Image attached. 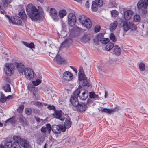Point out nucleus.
<instances>
[{
    "instance_id": "1",
    "label": "nucleus",
    "mask_w": 148,
    "mask_h": 148,
    "mask_svg": "<svg viewBox=\"0 0 148 148\" xmlns=\"http://www.w3.org/2000/svg\"><path fill=\"white\" fill-rule=\"evenodd\" d=\"M26 11L32 21H37V9L33 4H28L26 7Z\"/></svg>"
},
{
    "instance_id": "2",
    "label": "nucleus",
    "mask_w": 148,
    "mask_h": 148,
    "mask_svg": "<svg viewBox=\"0 0 148 148\" xmlns=\"http://www.w3.org/2000/svg\"><path fill=\"white\" fill-rule=\"evenodd\" d=\"M137 7L139 11L145 15L147 12L148 0H140L137 3Z\"/></svg>"
},
{
    "instance_id": "3",
    "label": "nucleus",
    "mask_w": 148,
    "mask_h": 148,
    "mask_svg": "<svg viewBox=\"0 0 148 148\" xmlns=\"http://www.w3.org/2000/svg\"><path fill=\"white\" fill-rule=\"evenodd\" d=\"M32 84H28L27 87L29 90L32 94V97L34 99H37V87L35 86H37V79L35 81H32Z\"/></svg>"
},
{
    "instance_id": "4",
    "label": "nucleus",
    "mask_w": 148,
    "mask_h": 148,
    "mask_svg": "<svg viewBox=\"0 0 148 148\" xmlns=\"http://www.w3.org/2000/svg\"><path fill=\"white\" fill-rule=\"evenodd\" d=\"M123 24V28L124 32H127L130 29L131 31L136 30L137 27L136 25L133 23L127 21H121Z\"/></svg>"
},
{
    "instance_id": "5",
    "label": "nucleus",
    "mask_w": 148,
    "mask_h": 148,
    "mask_svg": "<svg viewBox=\"0 0 148 148\" xmlns=\"http://www.w3.org/2000/svg\"><path fill=\"white\" fill-rule=\"evenodd\" d=\"M13 139L15 141V142L18 143L19 142L22 146L24 148H30V146L29 145L28 142L25 139H21L19 136H13Z\"/></svg>"
},
{
    "instance_id": "6",
    "label": "nucleus",
    "mask_w": 148,
    "mask_h": 148,
    "mask_svg": "<svg viewBox=\"0 0 148 148\" xmlns=\"http://www.w3.org/2000/svg\"><path fill=\"white\" fill-rule=\"evenodd\" d=\"M5 17L8 19L9 22L13 24L19 25L21 24V20L20 18L17 16H14L10 17L8 15H6Z\"/></svg>"
},
{
    "instance_id": "7",
    "label": "nucleus",
    "mask_w": 148,
    "mask_h": 148,
    "mask_svg": "<svg viewBox=\"0 0 148 148\" xmlns=\"http://www.w3.org/2000/svg\"><path fill=\"white\" fill-rule=\"evenodd\" d=\"M14 66L12 64L6 63L4 67L5 73L7 75L11 76L14 72Z\"/></svg>"
},
{
    "instance_id": "8",
    "label": "nucleus",
    "mask_w": 148,
    "mask_h": 148,
    "mask_svg": "<svg viewBox=\"0 0 148 148\" xmlns=\"http://www.w3.org/2000/svg\"><path fill=\"white\" fill-rule=\"evenodd\" d=\"M25 77L27 79L31 80L34 76V73L31 69L26 68L24 71Z\"/></svg>"
},
{
    "instance_id": "9",
    "label": "nucleus",
    "mask_w": 148,
    "mask_h": 148,
    "mask_svg": "<svg viewBox=\"0 0 148 148\" xmlns=\"http://www.w3.org/2000/svg\"><path fill=\"white\" fill-rule=\"evenodd\" d=\"M76 17L75 15L73 13H70L68 16V24L69 26H73L76 22Z\"/></svg>"
},
{
    "instance_id": "10",
    "label": "nucleus",
    "mask_w": 148,
    "mask_h": 148,
    "mask_svg": "<svg viewBox=\"0 0 148 148\" xmlns=\"http://www.w3.org/2000/svg\"><path fill=\"white\" fill-rule=\"evenodd\" d=\"M13 0H1L0 5V10L1 9V6L5 9L8 8H11L12 7L10 4Z\"/></svg>"
},
{
    "instance_id": "11",
    "label": "nucleus",
    "mask_w": 148,
    "mask_h": 148,
    "mask_svg": "<svg viewBox=\"0 0 148 148\" xmlns=\"http://www.w3.org/2000/svg\"><path fill=\"white\" fill-rule=\"evenodd\" d=\"M86 104L82 102L80 103L76 107L74 108V110L77 111L81 112H83L86 110Z\"/></svg>"
},
{
    "instance_id": "12",
    "label": "nucleus",
    "mask_w": 148,
    "mask_h": 148,
    "mask_svg": "<svg viewBox=\"0 0 148 148\" xmlns=\"http://www.w3.org/2000/svg\"><path fill=\"white\" fill-rule=\"evenodd\" d=\"M49 15L55 21L57 22L59 20L57 16V12L56 9L51 8L50 9Z\"/></svg>"
},
{
    "instance_id": "13",
    "label": "nucleus",
    "mask_w": 148,
    "mask_h": 148,
    "mask_svg": "<svg viewBox=\"0 0 148 148\" xmlns=\"http://www.w3.org/2000/svg\"><path fill=\"white\" fill-rule=\"evenodd\" d=\"M44 18V13L42 8L38 6V21H42Z\"/></svg>"
},
{
    "instance_id": "14",
    "label": "nucleus",
    "mask_w": 148,
    "mask_h": 148,
    "mask_svg": "<svg viewBox=\"0 0 148 148\" xmlns=\"http://www.w3.org/2000/svg\"><path fill=\"white\" fill-rule=\"evenodd\" d=\"M81 94L79 96V98L81 100H85L86 99L88 96V91L84 89H81Z\"/></svg>"
},
{
    "instance_id": "15",
    "label": "nucleus",
    "mask_w": 148,
    "mask_h": 148,
    "mask_svg": "<svg viewBox=\"0 0 148 148\" xmlns=\"http://www.w3.org/2000/svg\"><path fill=\"white\" fill-rule=\"evenodd\" d=\"M70 101L71 104L73 106L72 108L74 110V108L77 106L79 104L78 98H73L71 97L70 99Z\"/></svg>"
},
{
    "instance_id": "16",
    "label": "nucleus",
    "mask_w": 148,
    "mask_h": 148,
    "mask_svg": "<svg viewBox=\"0 0 148 148\" xmlns=\"http://www.w3.org/2000/svg\"><path fill=\"white\" fill-rule=\"evenodd\" d=\"M85 21L82 25L87 29L91 28L92 26V23L90 20L87 18Z\"/></svg>"
},
{
    "instance_id": "17",
    "label": "nucleus",
    "mask_w": 148,
    "mask_h": 148,
    "mask_svg": "<svg viewBox=\"0 0 148 148\" xmlns=\"http://www.w3.org/2000/svg\"><path fill=\"white\" fill-rule=\"evenodd\" d=\"M63 76L64 79L67 81H69L73 78L72 74L68 71L64 72L63 73Z\"/></svg>"
},
{
    "instance_id": "18",
    "label": "nucleus",
    "mask_w": 148,
    "mask_h": 148,
    "mask_svg": "<svg viewBox=\"0 0 148 148\" xmlns=\"http://www.w3.org/2000/svg\"><path fill=\"white\" fill-rule=\"evenodd\" d=\"M133 13L132 11L130 10L125 11L124 14L125 18L126 20H129L131 18Z\"/></svg>"
},
{
    "instance_id": "19",
    "label": "nucleus",
    "mask_w": 148,
    "mask_h": 148,
    "mask_svg": "<svg viewBox=\"0 0 148 148\" xmlns=\"http://www.w3.org/2000/svg\"><path fill=\"white\" fill-rule=\"evenodd\" d=\"M54 113L53 114V115L54 117L58 119L61 121H63V119L62 118V110H56L54 111Z\"/></svg>"
},
{
    "instance_id": "20",
    "label": "nucleus",
    "mask_w": 148,
    "mask_h": 148,
    "mask_svg": "<svg viewBox=\"0 0 148 148\" xmlns=\"http://www.w3.org/2000/svg\"><path fill=\"white\" fill-rule=\"evenodd\" d=\"M16 67L19 73H22L23 75L25 69L23 64L21 63H17L16 64Z\"/></svg>"
},
{
    "instance_id": "21",
    "label": "nucleus",
    "mask_w": 148,
    "mask_h": 148,
    "mask_svg": "<svg viewBox=\"0 0 148 148\" xmlns=\"http://www.w3.org/2000/svg\"><path fill=\"white\" fill-rule=\"evenodd\" d=\"M55 59L56 60L57 63L59 64L65 63L66 62L65 59H62L61 56L58 54L57 55Z\"/></svg>"
},
{
    "instance_id": "22",
    "label": "nucleus",
    "mask_w": 148,
    "mask_h": 148,
    "mask_svg": "<svg viewBox=\"0 0 148 148\" xmlns=\"http://www.w3.org/2000/svg\"><path fill=\"white\" fill-rule=\"evenodd\" d=\"M60 125H52L51 130L53 132L56 134L60 133Z\"/></svg>"
},
{
    "instance_id": "23",
    "label": "nucleus",
    "mask_w": 148,
    "mask_h": 148,
    "mask_svg": "<svg viewBox=\"0 0 148 148\" xmlns=\"http://www.w3.org/2000/svg\"><path fill=\"white\" fill-rule=\"evenodd\" d=\"M118 108L117 107H115L113 108L109 109L107 108H104L101 110V111L108 114H110L111 112H114L116 111H118Z\"/></svg>"
},
{
    "instance_id": "24",
    "label": "nucleus",
    "mask_w": 148,
    "mask_h": 148,
    "mask_svg": "<svg viewBox=\"0 0 148 148\" xmlns=\"http://www.w3.org/2000/svg\"><path fill=\"white\" fill-rule=\"evenodd\" d=\"M86 78L84 74V72L82 71L79 70L78 73V79L80 81L84 80Z\"/></svg>"
},
{
    "instance_id": "25",
    "label": "nucleus",
    "mask_w": 148,
    "mask_h": 148,
    "mask_svg": "<svg viewBox=\"0 0 148 148\" xmlns=\"http://www.w3.org/2000/svg\"><path fill=\"white\" fill-rule=\"evenodd\" d=\"M118 24L117 21H115L113 23H111L110 25L109 29L112 32L116 28Z\"/></svg>"
},
{
    "instance_id": "26",
    "label": "nucleus",
    "mask_w": 148,
    "mask_h": 148,
    "mask_svg": "<svg viewBox=\"0 0 148 148\" xmlns=\"http://www.w3.org/2000/svg\"><path fill=\"white\" fill-rule=\"evenodd\" d=\"M89 97L90 99H93L95 100L99 99V96L98 95L96 94L93 91H91L89 93Z\"/></svg>"
},
{
    "instance_id": "27",
    "label": "nucleus",
    "mask_w": 148,
    "mask_h": 148,
    "mask_svg": "<svg viewBox=\"0 0 148 148\" xmlns=\"http://www.w3.org/2000/svg\"><path fill=\"white\" fill-rule=\"evenodd\" d=\"M81 88H79V89H77L75 90L73 92V95L71 96V97L77 98H78V97H79L80 95L79 94L81 93Z\"/></svg>"
},
{
    "instance_id": "28",
    "label": "nucleus",
    "mask_w": 148,
    "mask_h": 148,
    "mask_svg": "<svg viewBox=\"0 0 148 148\" xmlns=\"http://www.w3.org/2000/svg\"><path fill=\"white\" fill-rule=\"evenodd\" d=\"M139 68L140 71V72L142 74L145 75V74L143 73L145 69V65L144 63L141 62L139 65Z\"/></svg>"
},
{
    "instance_id": "29",
    "label": "nucleus",
    "mask_w": 148,
    "mask_h": 148,
    "mask_svg": "<svg viewBox=\"0 0 148 148\" xmlns=\"http://www.w3.org/2000/svg\"><path fill=\"white\" fill-rule=\"evenodd\" d=\"M113 52L115 55L119 56L121 53V49L117 45H116L114 47Z\"/></svg>"
},
{
    "instance_id": "30",
    "label": "nucleus",
    "mask_w": 148,
    "mask_h": 148,
    "mask_svg": "<svg viewBox=\"0 0 148 148\" xmlns=\"http://www.w3.org/2000/svg\"><path fill=\"white\" fill-rule=\"evenodd\" d=\"M99 6L98 4L96 3V1H93L92 2L91 6L92 10L94 12H96L98 9V7Z\"/></svg>"
},
{
    "instance_id": "31",
    "label": "nucleus",
    "mask_w": 148,
    "mask_h": 148,
    "mask_svg": "<svg viewBox=\"0 0 148 148\" xmlns=\"http://www.w3.org/2000/svg\"><path fill=\"white\" fill-rule=\"evenodd\" d=\"M19 15L23 21H25L27 18V16L23 10H21L19 12Z\"/></svg>"
},
{
    "instance_id": "32",
    "label": "nucleus",
    "mask_w": 148,
    "mask_h": 148,
    "mask_svg": "<svg viewBox=\"0 0 148 148\" xmlns=\"http://www.w3.org/2000/svg\"><path fill=\"white\" fill-rule=\"evenodd\" d=\"M87 17L83 15H80L78 17V20L80 23L82 25L84 21L87 18Z\"/></svg>"
},
{
    "instance_id": "33",
    "label": "nucleus",
    "mask_w": 148,
    "mask_h": 148,
    "mask_svg": "<svg viewBox=\"0 0 148 148\" xmlns=\"http://www.w3.org/2000/svg\"><path fill=\"white\" fill-rule=\"evenodd\" d=\"M21 42L26 47L32 49L34 48V45L32 42L28 43L26 42L22 41Z\"/></svg>"
},
{
    "instance_id": "34",
    "label": "nucleus",
    "mask_w": 148,
    "mask_h": 148,
    "mask_svg": "<svg viewBox=\"0 0 148 148\" xmlns=\"http://www.w3.org/2000/svg\"><path fill=\"white\" fill-rule=\"evenodd\" d=\"M10 123L11 124H14L15 123V118L14 117H12L8 119L5 121L4 125L5 126L6 125V124L8 123Z\"/></svg>"
},
{
    "instance_id": "35",
    "label": "nucleus",
    "mask_w": 148,
    "mask_h": 148,
    "mask_svg": "<svg viewBox=\"0 0 148 148\" xmlns=\"http://www.w3.org/2000/svg\"><path fill=\"white\" fill-rule=\"evenodd\" d=\"M66 14V11L64 9L60 10L59 12V16L60 18H63Z\"/></svg>"
},
{
    "instance_id": "36",
    "label": "nucleus",
    "mask_w": 148,
    "mask_h": 148,
    "mask_svg": "<svg viewBox=\"0 0 148 148\" xmlns=\"http://www.w3.org/2000/svg\"><path fill=\"white\" fill-rule=\"evenodd\" d=\"M114 45L112 42L109 43L105 47L106 50L109 51L111 50L114 47Z\"/></svg>"
},
{
    "instance_id": "37",
    "label": "nucleus",
    "mask_w": 148,
    "mask_h": 148,
    "mask_svg": "<svg viewBox=\"0 0 148 148\" xmlns=\"http://www.w3.org/2000/svg\"><path fill=\"white\" fill-rule=\"evenodd\" d=\"M2 50L3 51V54H4L5 55V56H4L5 60L8 61V58H6L8 57V53H7V51H8V49L5 48L3 47L2 48Z\"/></svg>"
},
{
    "instance_id": "38",
    "label": "nucleus",
    "mask_w": 148,
    "mask_h": 148,
    "mask_svg": "<svg viewBox=\"0 0 148 148\" xmlns=\"http://www.w3.org/2000/svg\"><path fill=\"white\" fill-rule=\"evenodd\" d=\"M104 34L103 33H100L98 34L96 36V39L99 41L101 40L104 38Z\"/></svg>"
},
{
    "instance_id": "39",
    "label": "nucleus",
    "mask_w": 148,
    "mask_h": 148,
    "mask_svg": "<svg viewBox=\"0 0 148 148\" xmlns=\"http://www.w3.org/2000/svg\"><path fill=\"white\" fill-rule=\"evenodd\" d=\"M71 122L70 121L68 120H66L65 121L64 124V126H65L67 128H69L71 127Z\"/></svg>"
},
{
    "instance_id": "40",
    "label": "nucleus",
    "mask_w": 148,
    "mask_h": 148,
    "mask_svg": "<svg viewBox=\"0 0 148 148\" xmlns=\"http://www.w3.org/2000/svg\"><path fill=\"white\" fill-rule=\"evenodd\" d=\"M82 84L83 86H85L86 87H88L90 85V84L88 81L86 79L83 81Z\"/></svg>"
},
{
    "instance_id": "41",
    "label": "nucleus",
    "mask_w": 148,
    "mask_h": 148,
    "mask_svg": "<svg viewBox=\"0 0 148 148\" xmlns=\"http://www.w3.org/2000/svg\"><path fill=\"white\" fill-rule=\"evenodd\" d=\"M45 128H46L45 129L46 132H47L49 134L50 133L51 130V127L50 124L49 123L47 124L46 125Z\"/></svg>"
},
{
    "instance_id": "42",
    "label": "nucleus",
    "mask_w": 148,
    "mask_h": 148,
    "mask_svg": "<svg viewBox=\"0 0 148 148\" xmlns=\"http://www.w3.org/2000/svg\"><path fill=\"white\" fill-rule=\"evenodd\" d=\"M12 144L11 141H6L5 143V148H10L12 147Z\"/></svg>"
},
{
    "instance_id": "43",
    "label": "nucleus",
    "mask_w": 148,
    "mask_h": 148,
    "mask_svg": "<svg viewBox=\"0 0 148 148\" xmlns=\"http://www.w3.org/2000/svg\"><path fill=\"white\" fill-rule=\"evenodd\" d=\"M7 98L2 93H1L0 101L2 103H4L6 101Z\"/></svg>"
},
{
    "instance_id": "44",
    "label": "nucleus",
    "mask_w": 148,
    "mask_h": 148,
    "mask_svg": "<svg viewBox=\"0 0 148 148\" xmlns=\"http://www.w3.org/2000/svg\"><path fill=\"white\" fill-rule=\"evenodd\" d=\"M4 90L5 92H10L11 88L10 85L7 84L4 88Z\"/></svg>"
},
{
    "instance_id": "45",
    "label": "nucleus",
    "mask_w": 148,
    "mask_h": 148,
    "mask_svg": "<svg viewBox=\"0 0 148 148\" xmlns=\"http://www.w3.org/2000/svg\"><path fill=\"white\" fill-rule=\"evenodd\" d=\"M12 148H21L18 143L14 142L12 144Z\"/></svg>"
},
{
    "instance_id": "46",
    "label": "nucleus",
    "mask_w": 148,
    "mask_h": 148,
    "mask_svg": "<svg viewBox=\"0 0 148 148\" xmlns=\"http://www.w3.org/2000/svg\"><path fill=\"white\" fill-rule=\"evenodd\" d=\"M69 40L66 39L61 44V46L62 47H64L68 45Z\"/></svg>"
},
{
    "instance_id": "47",
    "label": "nucleus",
    "mask_w": 148,
    "mask_h": 148,
    "mask_svg": "<svg viewBox=\"0 0 148 148\" xmlns=\"http://www.w3.org/2000/svg\"><path fill=\"white\" fill-rule=\"evenodd\" d=\"M110 38L113 42H116V41L115 36L113 33H111Z\"/></svg>"
},
{
    "instance_id": "48",
    "label": "nucleus",
    "mask_w": 148,
    "mask_h": 148,
    "mask_svg": "<svg viewBox=\"0 0 148 148\" xmlns=\"http://www.w3.org/2000/svg\"><path fill=\"white\" fill-rule=\"evenodd\" d=\"M38 75H38V85L40 84L42 80L41 79L42 78L41 73L39 74L38 73Z\"/></svg>"
},
{
    "instance_id": "49",
    "label": "nucleus",
    "mask_w": 148,
    "mask_h": 148,
    "mask_svg": "<svg viewBox=\"0 0 148 148\" xmlns=\"http://www.w3.org/2000/svg\"><path fill=\"white\" fill-rule=\"evenodd\" d=\"M140 16L139 15H135L134 17V21L135 22H137L140 20Z\"/></svg>"
},
{
    "instance_id": "50",
    "label": "nucleus",
    "mask_w": 148,
    "mask_h": 148,
    "mask_svg": "<svg viewBox=\"0 0 148 148\" xmlns=\"http://www.w3.org/2000/svg\"><path fill=\"white\" fill-rule=\"evenodd\" d=\"M100 41L103 44H106L109 42V39L108 38H103Z\"/></svg>"
},
{
    "instance_id": "51",
    "label": "nucleus",
    "mask_w": 148,
    "mask_h": 148,
    "mask_svg": "<svg viewBox=\"0 0 148 148\" xmlns=\"http://www.w3.org/2000/svg\"><path fill=\"white\" fill-rule=\"evenodd\" d=\"M95 1H96L99 7H101L102 6L103 3V0H95Z\"/></svg>"
},
{
    "instance_id": "52",
    "label": "nucleus",
    "mask_w": 148,
    "mask_h": 148,
    "mask_svg": "<svg viewBox=\"0 0 148 148\" xmlns=\"http://www.w3.org/2000/svg\"><path fill=\"white\" fill-rule=\"evenodd\" d=\"M24 108L23 105H20L19 106L18 108L17 109L18 112L19 113H21L24 109Z\"/></svg>"
},
{
    "instance_id": "53",
    "label": "nucleus",
    "mask_w": 148,
    "mask_h": 148,
    "mask_svg": "<svg viewBox=\"0 0 148 148\" xmlns=\"http://www.w3.org/2000/svg\"><path fill=\"white\" fill-rule=\"evenodd\" d=\"M32 110L29 108H27L25 109L26 114L27 115H30L32 112Z\"/></svg>"
},
{
    "instance_id": "54",
    "label": "nucleus",
    "mask_w": 148,
    "mask_h": 148,
    "mask_svg": "<svg viewBox=\"0 0 148 148\" xmlns=\"http://www.w3.org/2000/svg\"><path fill=\"white\" fill-rule=\"evenodd\" d=\"M108 6L110 8H112L116 7V4L114 2H111L109 4Z\"/></svg>"
},
{
    "instance_id": "55",
    "label": "nucleus",
    "mask_w": 148,
    "mask_h": 148,
    "mask_svg": "<svg viewBox=\"0 0 148 148\" xmlns=\"http://www.w3.org/2000/svg\"><path fill=\"white\" fill-rule=\"evenodd\" d=\"M101 28V27L100 26L97 25L94 28V31L95 33H97L99 32Z\"/></svg>"
},
{
    "instance_id": "56",
    "label": "nucleus",
    "mask_w": 148,
    "mask_h": 148,
    "mask_svg": "<svg viewBox=\"0 0 148 148\" xmlns=\"http://www.w3.org/2000/svg\"><path fill=\"white\" fill-rule=\"evenodd\" d=\"M62 24V27L63 31H66V25L64 22L62 20L61 21Z\"/></svg>"
},
{
    "instance_id": "57",
    "label": "nucleus",
    "mask_w": 148,
    "mask_h": 148,
    "mask_svg": "<svg viewBox=\"0 0 148 148\" xmlns=\"http://www.w3.org/2000/svg\"><path fill=\"white\" fill-rule=\"evenodd\" d=\"M47 108L49 110H52L53 111H55L56 110V107L53 105H49Z\"/></svg>"
},
{
    "instance_id": "58",
    "label": "nucleus",
    "mask_w": 148,
    "mask_h": 148,
    "mask_svg": "<svg viewBox=\"0 0 148 148\" xmlns=\"http://www.w3.org/2000/svg\"><path fill=\"white\" fill-rule=\"evenodd\" d=\"M66 127L64 126V127L61 125H60V132L62 131L63 132H64L66 130Z\"/></svg>"
},
{
    "instance_id": "59",
    "label": "nucleus",
    "mask_w": 148,
    "mask_h": 148,
    "mask_svg": "<svg viewBox=\"0 0 148 148\" xmlns=\"http://www.w3.org/2000/svg\"><path fill=\"white\" fill-rule=\"evenodd\" d=\"M111 14L112 15L115 16L118 14V12L116 10H113L111 11Z\"/></svg>"
},
{
    "instance_id": "60",
    "label": "nucleus",
    "mask_w": 148,
    "mask_h": 148,
    "mask_svg": "<svg viewBox=\"0 0 148 148\" xmlns=\"http://www.w3.org/2000/svg\"><path fill=\"white\" fill-rule=\"evenodd\" d=\"M43 105L46 106L47 105V104L45 103H43L42 104L41 103L38 101V107L39 108H42Z\"/></svg>"
},
{
    "instance_id": "61",
    "label": "nucleus",
    "mask_w": 148,
    "mask_h": 148,
    "mask_svg": "<svg viewBox=\"0 0 148 148\" xmlns=\"http://www.w3.org/2000/svg\"><path fill=\"white\" fill-rule=\"evenodd\" d=\"M70 67L72 69L76 74L77 73V70L76 68L72 66H70Z\"/></svg>"
},
{
    "instance_id": "62",
    "label": "nucleus",
    "mask_w": 148,
    "mask_h": 148,
    "mask_svg": "<svg viewBox=\"0 0 148 148\" xmlns=\"http://www.w3.org/2000/svg\"><path fill=\"white\" fill-rule=\"evenodd\" d=\"M25 119L22 116H21L19 118V121L22 122H24Z\"/></svg>"
},
{
    "instance_id": "63",
    "label": "nucleus",
    "mask_w": 148,
    "mask_h": 148,
    "mask_svg": "<svg viewBox=\"0 0 148 148\" xmlns=\"http://www.w3.org/2000/svg\"><path fill=\"white\" fill-rule=\"evenodd\" d=\"M45 129H46L45 128V127H44V126L42 127L41 129V131L44 133L46 132Z\"/></svg>"
},
{
    "instance_id": "64",
    "label": "nucleus",
    "mask_w": 148,
    "mask_h": 148,
    "mask_svg": "<svg viewBox=\"0 0 148 148\" xmlns=\"http://www.w3.org/2000/svg\"><path fill=\"white\" fill-rule=\"evenodd\" d=\"M85 6L86 8H88L89 7V1H86L85 3Z\"/></svg>"
}]
</instances>
